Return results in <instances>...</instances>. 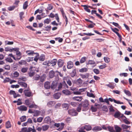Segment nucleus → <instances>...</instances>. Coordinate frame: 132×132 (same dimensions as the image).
<instances>
[{"label": "nucleus", "instance_id": "1", "mask_svg": "<svg viewBox=\"0 0 132 132\" xmlns=\"http://www.w3.org/2000/svg\"><path fill=\"white\" fill-rule=\"evenodd\" d=\"M29 70L30 71L28 73L29 76L30 77H33L35 75L36 70V68L35 67L31 66L29 68Z\"/></svg>", "mask_w": 132, "mask_h": 132}, {"label": "nucleus", "instance_id": "2", "mask_svg": "<svg viewBox=\"0 0 132 132\" xmlns=\"http://www.w3.org/2000/svg\"><path fill=\"white\" fill-rule=\"evenodd\" d=\"M23 93L25 96L27 97H29L33 96L32 93L29 87L27 89L24 90Z\"/></svg>", "mask_w": 132, "mask_h": 132}, {"label": "nucleus", "instance_id": "3", "mask_svg": "<svg viewBox=\"0 0 132 132\" xmlns=\"http://www.w3.org/2000/svg\"><path fill=\"white\" fill-rule=\"evenodd\" d=\"M68 112V114L72 116H77L78 114L76 110L74 109H69Z\"/></svg>", "mask_w": 132, "mask_h": 132}, {"label": "nucleus", "instance_id": "4", "mask_svg": "<svg viewBox=\"0 0 132 132\" xmlns=\"http://www.w3.org/2000/svg\"><path fill=\"white\" fill-rule=\"evenodd\" d=\"M82 110L83 111H86L88 109V106L89 104L88 102H84L82 104Z\"/></svg>", "mask_w": 132, "mask_h": 132}, {"label": "nucleus", "instance_id": "5", "mask_svg": "<svg viewBox=\"0 0 132 132\" xmlns=\"http://www.w3.org/2000/svg\"><path fill=\"white\" fill-rule=\"evenodd\" d=\"M61 12L62 15L64 19H65V21L66 22L65 26H66L68 24V19L67 18L65 14L64 13V12L63 9L61 10Z\"/></svg>", "mask_w": 132, "mask_h": 132}, {"label": "nucleus", "instance_id": "6", "mask_svg": "<svg viewBox=\"0 0 132 132\" xmlns=\"http://www.w3.org/2000/svg\"><path fill=\"white\" fill-rule=\"evenodd\" d=\"M73 66V64L72 62L70 61L67 62V68L70 69L72 68Z\"/></svg>", "mask_w": 132, "mask_h": 132}, {"label": "nucleus", "instance_id": "7", "mask_svg": "<svg viewBox=\"0 0 132 132\" xmlns=\"http://www.w3.org/2000/svg\"><path fill=\"white\" fill-rule=\"evenodd\" d=\"M62 93L66 95H69L71 94V92L68 89H64L62 91Z\"/></svg>", "mask_w": 132, "mask_h": 132}, {"label": "nucleus", "instance_id": "8", "mask_svg": "<svg viewBox=\"0 0 132 132\" xmlns=\"http://www.w3.org/2000/svg\"><path fill=\"white\" fill-rule=\"evenodd\" d=\"M108 100L110 102H112L113 101L114 103H116L117 104H123V102H120L119 101H117L114 99H112L110 98H108Z\"/></svg>", "mask_w": 132, "mask_h": 132}, {"label": "nucleus", "instance_id": "9", "mask_svg": "<svg viewBox=\"0 0 132 132\" xmlns=\"http://www.w3.org/2000/svg\"><path fill=\"white\" fill-rule=\"evenodd\" d=\"M18 108L20 111H26L27 110V107L23 105L18 107Z\"/></svg>", "mask_w": 132, "mask_h": 132}, {"label": "nucleus", "instance_id": "10", "mask_svg": "<svg viewBox=\"0 0 132 132\" xmlns=\"http://www.w3.org/2000/svg\"><path fill=\"white\" fill-rule=\"evenodd\" d=\"M57 84V82L56 81H53L51 85V88L53 89H54L56 87Z\"/></svg>", "mask_w": 132, "mask_h": 132}, {"label": "nucleus", "instance_id": "11", "mask_svg": "<svg viewBox=\"0 0 132 132\" xmlns=\"http://www.w3.org/2000/svg\"><path fill=\"white\" fill-rule=\"evenodd\" d=\"M56 102L54 101H50L47 103V105L49 107H51L54 106Z\"/></svg>", "mask_w": 132, "mask_h": 132}, {"label": "nucleus", "instance_id": "12", "mask_svg": "<svg viewBox=\"0 0 132 132\" xmlns=\"http://www.w3.org/2000/svg\"><path fill=\"white\" fill-rule=\"evenodd\" d=\"M44 85L45 88L47 89H48L51 87L50 82H46L44 83Z\"/></svg>", "mask_w": 132, "mask_h": 132}, {"label": "nucleus", "instance_id": "13", "mask_svg": "<svg viewBox=\"0 0 132 132\" xmlns=\"http://www.w3.org/2000/svg\"><path fill=\"white\" fill-rule=\"evenodd\" d=\"M64 64L63 61L61 59H59L57 62V64L59 67H62Z\"/></svg>", "mask_w": 132, "mask_h": 132}, {"label": "nucleus", "instance_id": "14", "mask_svg": "<svg viewBox=\"0 0 132 132\" xmlns=\"http://www.w3.org/2000/svg\"><path fill=\"white\" fill-rule=\"evenodd\" d=\"M111 29L119 37H122L119 34V33L115 31V30H116L117 31H118L119 30L116 28H111Z\"/></svg>", "mask_w": 132, "mask_h": 132}, {"label": "nucleus", "instance_id": "15", "mask_svg": "<svg viewBox=\"0 0 132 132\" xmlns=\"http://www.w3.org/2000/svg\"><path fill=\"white\" fill-rule=\"evenodd\" d=\"M55 72L53 70L50 71L49 73V77L50 78H52L54 76Z\"/></svg>", "mask_w": 132, "mask_h": 132}, {"label": "nucleus", "instance_id": "16", "mask_svg": "<svg viewBox=\"0 0 132 132\" xmlns=\"http://www.w3.org/2000/svg\"><path fill=\"white\" fill-rule=\"evenodd\" d=\"M26 52V53L27 54V55L29 56H33L34 55V54H35V53L34 52V51H27Z\"/></svg>", "mask_w": 132, "mask_h": 132}, {"label": "nucleus", "instance_id": "17", "mask_svg": "<svg viewBox=\"0 0 132 132\" xmlns=\"http://www.w3.org/2000/svg\"><path fill=\"white\" fill-rule=\"evenodd\" d=\"M102 129L101 127L100 126H96L94 127L92 130L94 131H97L101 130Z\"/></svg>", "mask_w": 132, "mask_h": 132}, {"label": "nucleus", "instance_id": "18", "mask_svg": "<svg viewBox=\"0 0 132 132\" xmlns=\"http://www.w3.org/2000/svg\"><path fill=\"white\" fill-rule=\"evenodd\" d=\"M80 76L83 79L88 78L89 76V73H86L85 74H81L80 75Z\"/></svg>", "mask_w": 132, "mask_h": 132}, {"label": "nucleus", "instance_id": "19", "mask_svg": "<svg viewBox=\"0 0 132 132\" xmlns=\"http://www.w3.org/2000/svg\"><path fill=\"white\" fill-rule=\"evenodd\" d=\"M73 99L78 101H80L82 99L81 96H75L73 97Z\"/></svg>", "mask_w": 132, "mask_h": 132}, {"label": "nucleus", "instance_id": "20", "mask_svg": "<svg viewBox=\"0 0 132 132\" xmlns=\"http://www.w3.org/2000/svg\"><path fill=\"white\" fill-rule=\"evenodd\" d=\"M18 83L22 87L24 88H26L27 87V84L26 83L22 82H19Z\"/></svg>", "mask_w": 132, "mask_h": 132}, {"label": "nucleus", "instance_id": "21", "mask_svg": "<svg viewBox=\"0 0 132 132\" xmlns=\"http://www.w3.org/2000/svg\"><path fill=\"white\" fill-rule=\"evenodd\" d=\"M61 94L60 93H55L53 95L54 98L56 99H58L60 97Z\"/></svg>", "mask_w": 132, "mask_h": 132}, {"label": "nucleus", "instance_id": "22", "mask_svg": "<svg viewBox=\"0 0 132 132\" xmlns=\"http://www.w3.org/2000/svg\"><path fill=\"white\" fill-rule=\"evenodd\" d=\"M34 54H35L36 56H35L34 59H33V60L36 62H37L39 59V54L38 53H35Z\"/></svg>", "mask_w": 132, "mask_h": 132}, {"label": "nucleus", "instance_id": "23", "mask_svg": "<svg viewBox=\"0 0 132 132\" xmlns=\"http://www.w3.org/2000/svg\"><path fill=\"white\" fill-rule=\"evenodd\" d=\"M121 113L119 111L116 112L114 114V116L115 118H119L121 116Z\"/></svg>", "mask_w": 132, "mask_h": 132}, {"label": "nucleus", "instance_id": "24", "mask_svg": "<svg viewBox=\"0 0 132 132\" xmlns=\"http://www.w3.org/2000/svg\"><path fill=\"white\" fill-rule=\"evenodd\" d=\"M39 59L40 61H43L45 59V55L44 54H42L40 56H39Z\"/></svg>", "mask_w": 132, "mask_h": 132}, {"label": "nucleus", "instance_id": "25", "mask_svg": "<svg viewBox=\"0 0 132 132\" xmlns=\"http://www.w3.org/2000/svg\"><path fill=\"white\" fill-rule=\"evenodd\" d=\"M57 62V60L56 59H53L50 62V63L52 64V66H54L55 65Z\"/></svg>", "mask_w": 132, "mask_h": 132}, {"label": "nucleus", "instance_id": "26", "mask_svg": "<svg viewBox=\"0 0 132 132\" xmlns=\"http://www.w3.org/2000/svg\"><path fill=\"white\" fill-rule=\"evenodd\" d=\"M82 80L80 78L78 79L76 81V83L78 85H81L82 83Z\"/></svg>", "mask_w": 132, "mask_h": 132}, {"label": "nucleus", "instance_id": "27", "mask_svg": "<svg viewBox=\"0 0 132 132\" xmlns=\"http://www.w3.org/2000/svg\"><path fill=\"white\" fill-rule=\"evenodd\" d=\"M65 125V124L63 122H61L60 124V126H59V128L57 129L59 131L62 130L64 128Z\"/></svg>", "mask_w": 132, "mask_h": 132}, {"label": "nucleus", "instance_id": "28", "mask_svg": "<svg viewBox=\"0 0 132 132\" xmlns=\"http://www.w3.org/2000/svg\"><path fill=\"white\" fill-rule=\"evenodd\" d=\"M85 129L87 131H89L91 129L92 127L91 126L89 125H85L83 126Z\"/></svg>", "mask_w": 132, "mask_h": 132}, {"label": "nucleus", "instance_id": "29", "mask_svg": "<svg viewBox=\"0 0 132 132\" xmlns=\"http://www.w3.org/2000/svg\"><path fill=\"white\" fill-rule=\"evenodd\" d=\"M107 130L110 132H114L115 131L113 127L112 126H108L107 127Z\"/></svg>", "mask_w": 132, "mask_h": 132}, {"label": "nucleus", "instance_id": "30", "mask_svg": "<svg viewBox=\"0 0 132 132\" xmlns=\"http://www.w3.org/2000/svg\"><path fill=\"white\" fill-rule=\"evenodd\" d=\"M87 71V69L85 68H81L79 69V72L81 73L85 72Z\"/></svg>", "mask_w": 132, "mask_h": 132}, {"label": "nucleus", "instance_id": "31", "mask_svg": "<svg viewBox=\"0 0 132 132\" xmlns=\"http://www.w3.org/2000/svg\"><path fill=\"white\" fill-rule=\"evenodd\" d=\"M76 68L73 69L71 74V76L72 77H73L75 76L76 74Z\"/></svg>", "mask_w": 132, "mask_h": 132}, {"label": "nucleus", "instance_id": "32", "mask_svg": "<svg viewBox=\"0 0 132 132\" xmlns=\"http://www.w3.org/2000/svg\"><path fill=\"white\" fill-rule=\"evenodd\" d=\"M121 127L122 128L123 130L124 131H126V130H126L128 128H129L130 127V126H127L126 125H125L124 124L122 125H121Z\"/></svg>", "mask_w": 132, "mask_h": 132}, {"label": "nucleus", "instance_id": "33", "mask_svg": "<svg viewBox=\"0 0 132 132\" xmlns=\"http://www.w3.org/2000/svg\"><path fill=\"white\" fill-rule=\"evenodd\" d=\"M87 59V58L86 57H82L80 61V63H84Z\"/></svg>", "mask_w": 132, "mask_h": 132}, {"label": "nucleus", "instance_id": "34", "mask_svg": "<svg viewBox=\"0 0 132 132\" xmlns=\"http://www.w3.org/2000/svg\"><path fill=\"white\" fill-rule=\"evenodd\" d=\"M49 128V126L47 125H43L42 126V130L43 131L47 130Z\"/></svg>", "mask_w": 132, "mask_h": 132}, {"label": "nucleus", "instance_id": "35", "mask_svg": "<svg viewBox=\"0 0 132 132\" xmlns=\"http://www.w3.org/2000/svg\"><path fill=\"white\" fill-rule=\"evenodd\" d=\"M124 92L128 96H131V94L130 92L128 90L125 89Z\"/></svg>", "mask_w": 132, "mask_h": 132}, {"label": "nucleus", "instance_id": "36", "mask_svg": "<svg viewBox=\"0 0 132 132\" xmlns=\"http://www.w3.org/2000/svg\"><path fill=\"white\" fill-rule=\"evenodd\" d=\"M6 127L7 128L11 127V126L10 121H8L6 123Z\"/></svg>", "mask_w": 132, "mask_h": 132}, {"label": "nucleus", "instance_id": "37", "mask_svg": "<svg viewBox=\"0 0 132 132\" xmlns=\"http://www.w3.org/2000/svg\"><path fill=\"white\" fill-rule=\"evenodd\" d=\"M82 106V104L81 103H80L78 105V106L77 108V111L78 112H80L81 110V108Z\"/></svg>", "mask_w": 132, "mask_h": 132}, {"label": "nucleus", "instance_id": "38", "mask_svg": "<svg viewBox=\"0 0 132 132\" xmlns=\"http://www.w3.org/2000/svg\"><path fill=\"white\" fill-rule=\"evenodd\" d=\"M51 21V19H50L47 18L44 21V24H48Z\"/></svg>", "mask_w": 132, "mask_h": 132}, {"label": "nucleus", "instance_id": "39", "mask_svg": "<svg viewBox=\"0 0 132 132\" xmlns=\"http://www.w3.org/2000/svg\"><path fill=\"white\" fill-rule=\"evenodd\" d=\"M95 64V62L92 60H89L87 63V65H94Z\"/></svg>", "mask_w": 132, "mask_h": 132}, {"label": "nucleus", "instance_id": "40", "mask_svg": "<svg viewBox=\"0 0 132 132\" xmlns=\"http://www.w3.org/2000/svg\"><path fill=\"white\" fill-rule=\"evenodd\" d=\"M65 121L68 123H70L72 120V119L71 118L68 117H67L65 120Z\"/></svg>", "mask_w": 132, "mask_h": 132}, {"label": "nucleus", "instance_id": "41", "mask_svg": "<svg viewBox=\"0 0 132 132\" xmlns=\"http://www.w3.org/2000/svg\"><path fill=\"white\" fill-rule=\"evenodd\" d=\"M62 107L63 108H65V109L67 110L69 107V104H67L64 103L63 104Z\"/></svg>", "mask_w": 132, "mask_h": 132}, {"label": "nucleus", "instance_id": "42", "mask_svg": "<svg viewBox=\"0 0 132 132\" xmlns=\"http://www.w3.org/2000/svg\"><path fill=\"white\" fill-rule=\"evenodd\" d=\"M106 86L109 87L112 89H113L114 88V84L110 83L108 84H107Z\"/></svg>", "mask_w": 132, "mask_h": 132}, {"label": "nucleus", "instance_id": "43", "mask_svg": "<svg viewBox=\"0 0 132 132\" xmlns=\"http://www.w3.org/2000/svg\"><path fill=\"white\" fill-rule=\"evenodd\" d=\"M5 51L6 52L9 51L10 52H12V48L9 47H5Z\"/></svg>", "mask_w": 132, "mask_h": 132}, {"label": "nucleus", "instance_id": "44", "mask_svg": "<svg viewBox=\"0 0 132 132\" xmlns=\"http://www.w3.org/2000/svg\"><path fill=\"white\" fill-rule=\"evenodd\" d=\"M102 109L103 111L107 112L108 111V109L106 105H103L102 107Z\"/></svg>", "mask_w": 132, "mask_h": 132}, {"label": "nucleus", "instance_id": "45", "mask_svg": "<svg viewBox=\"0 0 132 132\" xmlns=\"http://www.w3.org/2000/svg\"><path fill=\"white\" fill-rule=\"evenodd\" d=\"M20 119L21 122L24 121L26 120V116H22L20 118Z\"/></svg>", "mask_w": 132, "mask_h": 132}, {"label": "nucleus", "instance_id": "46", "mask_svg": "<svg viewBox=\"0 0 132 132\" xmlns=\"http://www.w3.org/2000/svg\"><path fill=\"white\" fill-rule=\"evenodd\" d=\"M106 64L104 63L102 65H101L99 66V68L100 69H103L104 68L106 67Z\"/></svg>", "mask_w": 132, "mask_h": 132}, {"label": "nucleus", "instance_id": "47", "mask_svg": "<svg viewBox=\"0 0 132 132\" xmlns=\"http://www.w3.org/2000/svg\"><path fill=\"white\" fill-rule=\"evenodd\" d=\"M24 13L22 12L19 13V15L20 20H22L23 18H24V17L23 16V15H24Z\"/></svg>", "mask_w": 132, "mask_h": 132}, {"label": "nucleus", "instance_id": "48", "mask_svg": "<svg viewBox=\"0 0 132 132\" xmlns=\"http://www.w3.org/2000/svg\"><path fill=\"white\" fill-rule=\"evenodd\" d=\"M104 59L105 62L106 63H108L110 61V58L108 57H104Z\"/></svg>", "mask_w": 132, "mask_h": 132}, {"label": "nucleus", "instance_id": "49", "mask_svg": "<svg viewBox=\"0 0 132 132\" xmlns=\"http://www.w3.org/2000/svg\"><path fill=\"white\" fill-rule=\"evenodd\" d=\"M45 120L46 122L48 123L50 122L51 121V118L49 117H46L45 118Z\"/></svg>", "mask_w": 132, "mask_h": 132}, {"label": "nucleus", "instance_id": "50", "mask_svg": "<svg viewBox=\"0 0 132 132\" xmlns=\"http://www.w3.org/2000/svg\"><path fill=\"white\" fill-rule=\"evenodd\" d=\"M28 2L27 1L25 2L23 5V8L24 9H26L28 6Z\"/></svg>", "mask_w": 132, "mask_h": 132}, {"label": "nucleus", "instance_id": "51", "mask_svg": "<svg viewBox=\"0 0 132 132\" xmlns=\"http://www.w3.org/2000/svg\"><path fill=\"white\" fill-rule=\"evenodd\" d=\"M93 71L96 74H98L100 73V71L98 69H94L93 70Z\"/></svg>", "mask_w": 132, "mask_h": 132}, {"label": "nucleus", "instance_id": "52", "mask_svg": "<svg viewBox=\"0 0 132 132\" xmlns=\"http://www.w3.org/2000/svg\"><path fill=\"white\" fill-rule=\"evenodd\" d=\"M28 69L27 68H22L21 69V71L23 73H25L27 71Z\"/></svg>", "mask_w": 132, "mask_h": 132}, {"label": "nucleus", "instance_id": "53", "mask_svg": "<svg viewBox=\"0 0 132 132\" xmlns=\"http://www.w3.org/2000/svg\"><path fill=\"white\" fill-rule=\"evenodd\" d=\"M51 26H47L45 28L44 30L46 31H49L50 30Z\"/></svg>", "mask_w": 132, "mask_h": 132}, {"label": "nucleus", "instance_id": "54", "mask_svg": "<svg viewBox=\"0 0 132 132\" xmlns=\"http://www.w3.org/2000/svg\"><path fill=\"white\" fill-rule=\"evenodd\" d=\"M40 113V111L38 110H36L34 113V116L35 117H37L39 116Z\"/></svg>", "mask_w": 132, "mask_h": 132}, {"label": "nucleus", "instance_id": "55", "mask_svg": "<svg viewBox=\"0 0 132 132\" xmlns=\"http://www.w3.org/2000/svg\"><path fill=\"white\" fill-rule=\"evenodd\" d=\"M78 102H71L70 103V104L73 107L76 106L78 105Z\"/></svg>", "mask_w": 132, "mask_h": 132}, {"label": "nucleus", "instance_id": "56", "mask_svg": "<svg viewBox=\"0 0 132 132\" xmlns=\"http://www.w3.org/2000/svg\"><path fill=\"white\" fill-rule=\"evenodd\" d=\"M62 84L63 87L64 88H68V87L67 85L66 84V82L65 81H63V82L62 83Z\"/></svg>", "mask_w": 132, "mask_h": 132}, {"label": "nucleus", "instance_id": "57", "mask_svg": "<svg viewBox=\"0 0 132 132\" xmlns=\"http://www.w3.org/2000/svg\"><path fill=\"white\" fill-rule=\"evenodd\" d=\"M37 106H38L37 105H36L35 103L32 104L31 105H29V107L30 108H37Z\"/></svg>", "mask_w": 132, "mask_h": 132}, {"label": "nucleus", "instance_id": "58", "mask_svg": "<svg viewBox=\"0 0 132 132\" xmlns=\"http://www.w3.org/2000/svg\"><path fill=\"white\" fill-rule=\"evenodd\" d=\"M26 63V61L24 60H21L19 62V63L21 65L25 64Z\"/></svg>", "mask_w": 132, "mask_h": 132}, {"label": "nucleus", "instance_id": "59", "mask_svg": "<svg viewBox=\"0 0 132 132\" xmlns=\"http://www.w3.org/2000/svg\"><path fill=\"white\" fill-rule=\"evenodd\" d=\"M5 60L7 62H8L10 63H11L13 62V60L10 57H7L6 58Z\"/></svg>", "mask_w": 132, "mask_h": 132}, {"label": "nucleus", "instance_id": "60", "mask_svg": "<svg viewBox=\"0 0 132 132\" xmlns=\"http://www.w3.org/2000/svg\"><path fill=\"white\" fill-rule=\"evenodd\" d=\"M84 129L83 126L82 127L80 128L78 130L79 132H86L85 130Z\"/></svg>", "mask_w": 132, "mask_h": 132}, {"label": "nucleus", "instance_id": "61", "mask_svg": "<svg viewBox=\"0 0 132 132\" xmlns=\"http://www.w3.org/2000/svg\"><path fill=\"white\" fill-rule=\"evenodd\" d=\"M91 109L93 112H96L97 110V108L92 106L91 107Z\"/></svg>", "mask_w": 132, "mask_h": 132}, {"label": "nucleus", "instance_id": "62", "mask_svg": "<svg viewBox=\"0 0 132 132\" xmlns=\"http://www.w3.org/2000/svg\"><path fill=\"white\" fill-rule=\"evenodd\" d=\"M14 76L15 77H18L19 75V72L17 71L13 73Z\"/></svg>", "mask_w": 132, "mask_h": 132}, {"label": "nucleus", "instance_id": "63", "mask_svg": "<svg viewBox=\"0 0 132 132\" xmlns=\"http://www.w3.org/2000/svg\"><path fill=\"white\" fill-rule=\"evenodd\" d=\"M33 57H28L26 61L28 62L32 61L33 60Z\"/></svg>", "mask_w": 132, "mask_h": 132}, {"label": "nucleus", "instance_id": "64", "mask_svg": "<svg viewBox=\"0 0 132 132\" xmlns=\"http://www.w3.org/2000/svg\"><path fill=\"white\" fill-rule=\"evenodd\" d=\"M27 132V128L26 127H24L22 128L21 131H20V132Z\"/></svg>", "mask_w": 132, "mask_h": 132}]
</instances>
